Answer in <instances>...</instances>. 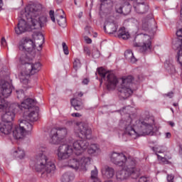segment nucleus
<instances>
[{
    "label": "nucleus",
    "mask_w": 182,
    "mask_h": 182,
    "mask_svg": "<svg viewBox=\"0 0 182 182\" xmlns=\"http://www.w3.org/2000/svg\"><path fill=\"white\" fill-rule=\"evenodd\" d=\"M101 173L104 178H113L114 176V168L109 166H104L101 168Z\"/></svg>",
    "instance_id": "412c9836"
},
{
    "label": "nucleus",
    "mask_w": 182,
    "mask_h": 182,
    "mask_svg": "<svg viewBox=\"0 0 182 182\" xmlns=\"http://www.w3.org/2000/svg\"><path fill=\"white\" fill-rule=\"evenodd\" d=\"M84 52L85 53H86V55H88V56H90V50L89 49V48L87 47L84 48Z\"/></svg>",
    "instance_id": "09e8293b"
},
{
    "label": "nucleus",
    "mask_w": 182,
    "mask_h": 182,
    "mask_svg": "<svg viewBox=\"0 0 182 182\" xmlns=\"http://www.w3.org/2000/svg\"><path fill=\"white\" fill-rule=\"evenodd\" d=\"M166 136L167 139H170V137H171V134L170 132H168L166 134Z\"/></svg>",
    "instance_id": "680f3d73"
},
{
    "label": "nucleus",
    "mask_w": 182,
    "mask_h": 182,
    "mask_svg": "<svg viewBox=\"0 0 182 182\" xmlns=\"http://www.w3.org/2000/svg\"><path fill=\"white\" fill-rule=\"evenodd\" d=\"M135 41H138L134 43L135 48H139L140 52L144 53V52H150L151 49V38L150 36L146 34L139 35L135 38Z\"/></svg>",
    "instance_id": "f8f14e48"
},
{
    "label": "nucleus",
    "mask_w": 182,
    "mask_h": 182,
    "mask_svg": "<svg viewBox=\"0 0 182 182\" xmlns=\"http://www.w3.org/2000/svg\"><path fill=\"white\" fill-rule=\"evenodd\" d=\"M100 53H99V51L98 50H97L96 51V53H92V56H93V58H99V56H100Z\"/></svg>",
    "instance_id": "864d4df0"
},
{
    "label": "nucleus",
    "mask_w": 182,
    "mask_h": 182,
    "mask_svg": "<svg viewBox=\"0 0 182 182\" xmlns=\"http://www.w3.org/2000/svg\"><path fill=\"white\" fill-rule=\"evenodd\" d=\"M56 2H58V4H60V2H62V0H55Z\"/></svg>",
    "instance_id": "338daca9"
},
{
    "label": "nucleus",
    "mask_w": 182,
    "mask_h": 182,
    "mask_svg": "<svg viewBox=\"0 0 182 182\" xmlns=\"http://www.w3.org/2000/svg\"><path fill=\"white\" fill-rule=\"evenodd\" d=\"M68 134L66 128H53L50 132L49 143L50 144H58L61 140H63Z\"/></svg>",
    "instance_id": "4468645a"
},
{
    "label": "nucleus",
    "mask_w": 182,
    "mask_h": 182,
    "mask_svg": "<svg viewBox=\"0 0 182 182\" xmlns=\"http://www.w3.org/2000/svg\"><path fill=\"white\" fill-rule=\"evenodd\" d=\"M158 159L159 160H161V161H162V163H165L167 164L168 162V161H167V159L164 157H162L161 156L157 154Z\"/></svg>",
    "instance_id": "49530a36"
},
{
    "label": "nucleus",
    "mask_w": 182,
    "mask_h": 182,
    "mask_svg": "<svg viewBox=\"0 0 182 182\" xmlns=\"http://www.w3.org/2000/svg\"><path fill=\"white\" fill-rule=\"evenodd\" d=\"M75 131L78 134H81L85 139L90 140L92 139V129L87 127V125L83 122H80L76 124Z\"/></svg>",
    "instance_id": "dca6fc26"
},
{
    "label": "nucleus",
    "mask_w": 182,
    "mask_h": 182,
    "mask_svg": "<svg viewBox=\"0 0 182 182\" xmlns=\"http://www.w3.org/2000/svg\"><path fill=\"white\" fill-rule=\"evenodd\" d=\"M82 15H83V12H80V13L79 14L78 17H79V18H82Z\"/></svg>",
    "instance_id": "69168bd1"
},
{
    "label": "nucleus",
    "mask_w": 182,
    "mask_h": 182,
    "mask_svg": "<svg viewBox=\"0 0 182 182\" xmlns=\"http://www.w3.org/2000/svg\"><path fill=\"white\" fill-rule=\"evenodd\" d=\"M178 62L181 66H182V50L178 52V57H177Z\"/></svg>",
    "instance_id": "a19ab883"
},
{
    "label": "nucleus",
    "mask_w": 182,
    "mask_h": 182,
    "mask_svg": "<svg viewBox=\"0 0 182 182\" xmlns=\"http://www.w3.org/2000/svg\"><path fill=\"white\" fill-rule=\"evenodd\" d=\"M169 124H170V126H171V127H174V126H175V124L173 122H169Z\"/></svg>",
    "instance_id": "0e129e2a"
},
{
    "label": "nucleus",
    "mask_w": 182,
    "mask_h": 182,
    "mask_svg": "<svg viewBox=\"0 0 182 182\" xmlns=\"http://www.w3.org/2000/svg\"><path fill=\"white\" fill-rule=\"evenodd\" d=\"M62 14H65V11H63L62 9L57 10V11L55 12L56 18H58V15H62Z\"/></svg>",
    "instance_id": "3c124183"
},
{
    "label": "nucleus",
    "mask_w": 182,
    "mask_h": 182,
    "mask_svg": "<svg viewBox=\"0 0 182 182\" xmlns=\"http://www.w3.org/2000/svg\"><path fill=\"white\" fill-rule=\"evenodd\" d=\"M57 22L59 26H62L63 28H64V26H66V18L63 15L58 16V18H57Z\"/></svg>",
    "instance_id": "7c9ffc66"
},
{
    "label": "nucleus",
    "mask_w": 182,
    "mask_h": 182,
    "mask_svg": "<svg viewBox=\"0 0 182 182\" xmlns=\"http://www.w3.org/2000/svg\"><path fill=\"white\" fill-rule=\"evenodd\" d=\"M70 103L72 106H73L75 110H82L83 109V103L76 98L72 99Z\"/></svg>",
    "instance_id": "a878e982"
},
{
    "label": "nucleus",
    "mask_w": 182,
    "mask_h": 182,
    "mask_svg": "<svg viewBox=\"0 0 182 182\" xmlns=\"http://www.w3.org/2000/svg\"><path fill=\"white\" fill-rule=\"evenodd\" d=\"M173 93L171 92L165 94L164 96H167L168 97H170V99H171V97H173Z\"/></svg>",
    "instance_id": "6e6d98bb"
},
{
    "label": "nucleus",
    "mask_w": 182,
    "mask_h": 182,
    "mask_svg": "<svg viewBox=\"0 0 182 182\" xmlns=\"http://www.w3.org/2000/svg\"><path fill=\"white\" fill-rule=\"evenodd\" d=\"M14 155L17 157V159H19L20 160H22L25 159V150L23 149L18 147L14 152Z\"/></svg>",
    "instance_id": "c756f323"
},
{
    "label": "nucleus",
    "mask_w": 182,
    "mask_h": 182,
    "mask_svg": "<svg viewBox=\"0 0 182 182\" xmlns=\"http://www.w3.org/2000/svg\"><path fill=\"white\" fill-rule=\"evenodd\" d=\"M92 182H102L99 178H95V179H92Z\"/></svg>",
    "instance_id": "052dcab7"
},
{
    "label": "nucleus",
    "mask_w": 182,
    "mask_h": 182,
    "mask_svg": "<svg viewBox=\"0 0 182 182\" xmlns=\"http://www.w3.org/2000/svg\"><path fill=\"white\" fill-rule=\"evenodd\" d=\"M62 46L65 55H69V48H68V45H66V43L63 42Z\"/></svg>",
    "instance_id": "4c0bfd02"
},
{
    "label": "nucleus",
    "mask_w": 182,
    "mask_h": 182,
    "mask_svg": "<svg viewBox=\"0 0 182 182\" xmlns=\"http://www.w3.org/2000/svg\"><path fill=\"white\" fill-rule=\"evenodd\" d=\"M109 5V6H112L113 5V1L112 0H102V4L101 6H103V5Z\"/></svg>",
    "instance_id": "ea45409f"
},
{
    "label": "nucleus",
    "mask_w": 182,
    "mask_h": 182,
    "mask_svg": "<svg viewBox=\"0 0 182 182\" xmlns=\"http://www.w3.org/2000/svg\"><path fill=\"white\" fill-rule=\"evenodd\" d=\"M167 182H174V175L168 174L166 176Z\"/></svg>",
    "instance_id": "37998d69"
},
{
    "label": "nucleus",
    "mask_w": 182,
    "mask_h": 182,
    "mask_svg": "<svg viewBox=\"0 0 182 182\" xmlns=\"http://www.w3.org/2000/svg\"><path fill=\"white\" fill-rule=\"evenodd\" d=\"M42 8V4H40L30 5L26 8V18L31 19L33 26H36V29L43 28L48 22V16L43 14Z\"/></svg>",
    "instance_id": "39448f33"
},
{
    "label": "nucleus",
    "mask_w": 182,
    "mask_h": 182,
    "mask_svg": "<svg viewBox=\"0 0 182 182\" xmlns=\"http://www.w3.org/2000/svg\"><path fill=\"white\" fill-rule=\"evenodd\" d=\"M117 28H119V24H117V21H114V17H109L106 20L104 31L107 33L117 32Z\"/></svg>",
    "instance_id": "f3484780"
},
{
    "label": "nucleus",
    "mask_w": 182,
    "mask_h": 182,
    "mask_svg": "<svg viewBox=\"0 0 182 182\" xmlns=\"http://www.w3.org/2000/svg\"><path fill=\"white\" fill-rule=\"evenodd\" d=\"M84 39L86 42V43H92V39L87 36H85Z\"/></svg>",
    "instance_id": "8fccbe9b"
},
{
    "label": "nucleus",
    "mask_w": 182,
    "mask_h": 182,
    "mask_svg": "<svg viewBox=\"0 0 182 182\" xmlns=\"http://www.w3.org/2000/svg\"><path fill=\"white\" fill-rule=\"evenodd\" d=\"M150 22H154V19H153L151 15H150V18H148L147 20H146V19L143 20V22H142L143 28H144V26H146V23H147V25L149 26V23H150Z\"/></svg>",
    "instance_id": "f704fd0d"
},
{
    "label": "nucleus",
    "mask_w": 182,
    "mask_h": 182,
    "mask_svg": "<svg viewBox=\"0 0 182 182\" xmlns=\"http://www.w3.org/2000/svg\"><path fill=\"white\" fill-rule=\"evenodd\" d=\"M75 96H78L79 97H82V96H83V94L82 92H76L75 94Z\"/></svg>",
    "instance_id": "13d9d810"
},
{
    "label": "nucleus",
    "mask_w": 182,
    "mask_h": 182,
    "mask_svg": "<svg viewBox=\"0 0 182 182\" xmlns=\"http://www.w3.org/2000/svg\"><path fill=\"white\" fill-rule=\"evenodd\" d=\"M98 74L101 77V80L106 82L105 85L108 90H114L116 89L117 83H119V79L113 73H110L101 67L98 68Z\"/></svg>",
    "instance_id": "1a4fd4ad"
},
{
    "label": "nucleus",
    "mask_w": 182,
    "mask_h": 182,
    "mask_svg": "<svg viewBox=\"0 0 182 182\" xmlns=\"http://www.w3.org/2000/svg\"><path fill=\"white\" fill-rule=\"evenodd\" d=\"M12 133V122H0V136H8Z\"/></svg>",
    "instance_id": "6ab92c4d"
},
{
    "label": "nucleus",
    "mask_w": 182,
    "mask_h": 182,
    "mask_svg": "<svg viewBox=\"0 0 182 182\" xmlns=\"http://www.w3.org/2000/svg\"><path fill=\"white\" fill-rule=\"evenodd\" d=\"M36 101L32 98L25 99L21 104L17 106L18 109L25 110L26 113L29 112L27 116V119L30 122H36L39 118V107L35 106Z\"/></svg>",
    "instance_id": "0eeeda50"
},
{
    "label": "nucleus",
    "mask_w": 182,
    "mask_h": 182,
    "mask_svg": "<svg viewBox=\"0 0 182 182\" xmlns=\"http://www.w3.org/2000/svg\"><path fill=\"white\" fill-rule=\"evenodd\" d=\"M127 161L126 166H122V169L118 171L116 173V178L117 181H123L127 180L129 177L134 179L139 178L140 177V168L136 167V162Z\"/></svg>",
    "instance_id": "423d86ee"
},
{
    "label": "nucleus",
    "mask_w": 182,
    "mask_h": 182,
    "mask_svg": "<svg viewBox=\"0 0 182 182\" xmlns=\"http://www.w3.org/2000/svg\"><path fill=\"white\" fill-rule=\"evenodd\" d=\"M34 56L33 55H31V53H19L17 55V59L21 65H28L30 62H32V60L33 59Z\"/></svg>",
    "instance_id": "a211bd4d"
},
{
    "label": "nucleus",
    "mask_w": 182,
    "mask_h": 182,
    "mask_svg": "<svg viewBox=\"0 0 182 182\" xmlns=\"http://www.w3.org/2000/svg\"><path fill=\"white\" fill-rule=\"evenodd\" d=\"M116 12L117 14H123V6L122 4H117L115 7Z\"/></svg>",
    "instance_id": "58836bf2"
},
{
    "label": "nucleus",
    "mask_w": 182,
    "mask_h": 182,
    "mask_svg": "<svg viewBox=\"0 0 182 182\" xmlns=\"http://www.w3.org/2000/svg\"><path fill=\"white\" fill-rule=\"evenodd\" d=\"M28 31V22L25 19H20L17 24V26L15 27V32L16 35H21Z\"/></svg>",
    "instance_id": "aec40b11"
},
{
    "label": "nucleus",
    "mask_w": 182,
    "mask_h": 182,
    "mask_svg": "<svg viewBox=\"0 0 182 182\" xmlns=\"http://www.w3.org/2000/svg\"><path fill=\"white\" fill-rule=\"evenodd\" d=\"M124 56L127 60H129V62H131V63H136V62H137V59L134 58L133 51H132L131 50H127V51H125Z\"/></svg>",
    "instance_id": "cd10ccee"
},
{
    "label": "nucleus",
    "mask_w": 182,
    "mask_h": 182,
    "mask_svg": "<svg viewBox=\"0 0 182 182\" xmlns=\"http://www.w3.org/2000/svg\"><path fill=\"white\" fill-rule=\"evenodd\" d=\"M123 15H129L130 12L132 11V6H130V4L129 2L125 3L123 6Z\"/></svg>",
    "instance_id": "2f4dec72"
},
{
    "label": "nucleus",
    "mask_w": 182,
    "mask_h": 182,
    "mask_svg": "<svg viewBox=\"0 0 182 182\" xmlns=\"http://www.w3.org/2000/svg\"><path fill=\"white\" fill-rule=\"evenodd\" d=\"M90 29H91V28H90V26H87L85 28V32H87V33H90Z\"/></svg>",
    "instance_id": "5fc2aeb1"
},
{
    "label": "nucleus",
    "mask_w": 182,
    "mask_h": 182,
    "mask_svg": "<svg viewBox=\"0 0 182 182\" xmlns=\"http://www.w3.org/2000/svg\"><path fill=\"white\" fill-rule=\"evenodd\" d=\"M134 8L136 14H146L149 11V6L146 5L144 3H136L134 4Z\"/></svg>",
    "instance_id": "4be33fe9"
},
{
    "label": "nucleus",
    "mask_w": 182,
    "mask_h": 182,
    "mask_svg": "<svg viewBox=\"0 0 182 182\" xmlns=\"http://www.w3.org/2000/svg\"><path fill=\"white\" fill-rule=\"evenodd\" d=\"M73 66L74 69L77 70L78 68H80L81 64H80V60L79 59H75L73 62Z\"/></svg>",
    "instance_id": "e433bc0d"
},
{
    "label": "nucleus",
    "mask_w": 182,
    "mask_h": 182,
    "mask_svg": "<svg viewBox=\"0 0 182 182\" xmlns=\"http://www.w3.org/2000/svg\"><path fill=\"white\" fill-rule=\"evenodd\" d=\"M173 105L175 107H177L178 104H177V103H173Z\"/></svg>",
    "instance_id": "774afa93"
},
{
    "label": "nucleus",
    "mask_w": 182,
    "mask_h": 182,
    "mask_svg": "<svg viewBox=\"0 0 182 182\" xmlns=\"http://www.w3.org/2000/svg\"><path fill=\"white\" fill-rule=\"evenodd\" d=\"M71 116H73V117H82V114H80V113H73L71 114Z\"/></svg>",
    "instance_id": "603ef678"
},
{
    "label": "nucleus",
    "mask_w": 182,
    "mask_h": 182,
    "mask_svg": "<svg viewBox=\"0 0 182 182\" xmlns=\"http://www.w3.org/2000/svg\"><path fill=\"white\" fill-rule=\"evenodd\" d=\"M49 150L45 146H40L38 148V154L34 161L33 168L38 173H41L42 178L49 177L55 170L56 166L55 164L48 157Z\"/></svg>",
    "instance_id": "20e7f679"
},
{
    "label": "nucleus",
    "mask_w": 182,
    "mask_h": 182,
    "mask_svg": "<svg viewBox=\"0 0 182 182\" xmlns=\"http://www.w3.org/2000/svg\"><path fill=\"white\" fill-rule=\"evenodd\" d=\"M75 179V175L72 172H67L64 173L61 178L62 182H70Z\"/></svg>",
    "instance_id": "c85d7f7f"
},
{
    "label": "nucleus",
    "mask_w": 182,
    "mask_h": 182,
    "mask_svg": "<svg viewBox=\"0 0 182 182\" xmlns=\"http://www.w3.org/2000/svg\"><path fill=\"white\" fill-rule=\"evenodd\" d=\"M82 83H83V85H87L88 83H89V80H87V79H84L83 80H82Z\"/></svg>",
    "instance_id": "bf43d9fd"
},
{
    "label": "nucleus",
    "mask_w": 182,
    "mask_h": 182,
    "mask_svg": "<svg viewBox=\"0 0 182 182\" xmlns=\"http://www.w3.org/2000/svg\"><path fill=\"white\" fill-rule=\"evenodd\" d=\"M174 47L176 49H179L178 52L182 50V40L177 38L176 43H174Z\"/></svg>",
    "instance_id": "473e14b6"
},
{
    "label": "nucleus",
    "mask_w": 182,
    "mask_h": 182,
    "mask_svg": "<svg viewBox=\"0 0 182 182\" xmlns=\"http://www.w3.org/2000/svg\"><path fill=\"white\" fill-rule=\"evenodd\" d=\"M1 46H3V48H5V46H6V40L5 39V38H2L1 40Z\"/></svg>",
    "instance_id": "de8ad7c7"
},
{
    "label": "nucleus",
    "mask_w": 182,
    "mask_h": 182,
    "mask_svg": "<svg viewBox=\"0 0 182 182\" xmlns=\"http://www.w3.org/2000/svg\"><path fill=\"white\" fill-rule=\"evenodd\" d=\"M89 154H92L93 156H99L102 153L100 146L97 144H92L88 147Z\"/></svg>",
    "instance_id": "b1692460"
},
{
    "label": "nucleus",
    "mask_w": 182,
    "mask_h": 182,
    "mask_svg": "<svg viewBox=\"0 0 182 182\" xmlns=\"http://www.w3.org/2000/svg\"><path fill=\"white\" fill-rule=\"evenodd\" d=\"M97 174H98L97 168H96V166H95V169L91 171L92 180H95V178H97Z\"/></svg>",
    "instance_id": "c9c22d12"
},
{
    "label": "nucleus",
    "mask_w": 182,
    "mask_h": 182,
    "mask_svg": "<svg viewBox=\"0 0 182 182\" xmlns=\"http://www.w3.org/2000/svg\"><path fill=\"white\" fill-rule=\"evenodd\" d=\"M32 124L26 120H20L19 126H16L13 129V136L16 140H21L25 138L27 133L32 131Z\"/></svg>",
    "instance_id": "9b49d317"
},
{
    "label": "nucleus",
    "mask_w": 182,
    "mask_h": 182,
    "mask_svg": "<svg viewBox=\"0 0 182 182\" xmlns=\"http://www.w3.org/2000/svg\"><path fill=\"white\" fill-rule=\"evenodd\" d=\"M89 147V142L85 139L77 140L73 145L63 144L58 149L57 156L59 160L68 161V166L75 170H85L87 164H90V157H80L82 154Z\"/></svg>",
    "instance_id": "f257e3e1"
},
{
    "label": "nucleus",
    "mask_w": 182,
    "mask_h": 182,
    "mask_svg": "<svg viewBox=\"0 0 182 182\" xmlns=\"http://www.w3.org/2000/svg\"><path fill=\"white\" fill-rule=\"evenodd\" d=\"M70 103L72 106H73L75 110H82L83 109V103L76 98L72 99Z\"/></svg>",
    "instance_id": "bb28decb"
},
{
    "label": "nucleus",
    "mask_w": 182,
    "mask_h": 182,
    "mask_svg": "<svg viewBox=\"0 0 182 182\" xmlns=\"http://www.w3.org/2000/svg\"><path fill=\"white\" fill-rule=\"evenodd\" d=\"M176 36H178V39L182 41V28H180L176 31Z\"/></svg>",
    "instance_id": "a18cd8bd"
},
{
    "label": "nucleus",
    "mask_w": 182,
    "mask_h": 182,
    "mask_svg": "<svg viewBox=\"0 0 182 182\" xmlns=\"http://www.w3.org/2000/svg\"><path fill=\"white\" fill-rule=\"evenodd\" d=\"M150 181V176H141L139 179V182H147Z\"/></svg>",
    "instance_id": "79ce46f5"
},
{
    "label": "nucleus",
    "mask_w": 182,
    "mask_h": 182,
    "mask_svg": "<svg viewBox=\"0 0 182 182\" xmlns=\"http://www.w3.org/2000/svg\"><path fill=\"white\" fill-rule=\"evenodd\" d=\"M154 151H155L156 153H163V151L159 150V149H157L156 147H154L153 148Z\"/></svg>",
    "instance_id": "4d7b16f0"
},
{
    "label": "nucleus",
    "mask_w": 182,
    "mask_h": 182,
    "mask_svg": "<svg viewBox=\"0 0 182 182\" xmlns=\"http://www.w3.org/2000/svg\"><path fill=\"white\" fill-rule=\"evenodd\" d=\"M133 80L134 78L132 75L123 77L122 78V83L118 87L120 99L126 100L133 95V90L130 88V86L132 85Z\"/></svg>",
    "instance_id": "9d476101"
},
{
    "label": "nucleus",
    "mask_w": 182,
    "mask_h": 182,
    "mask_svg": "<svg viewBox=\"0 0 182 182\" xmlns=\"http://www.w3.org/2000/svg\"><path fill=\"white\" fill-rule=\"evenodd\" d=\"M14 87L11 82L2 80L0 82V112H4L5 114L2 116V119L5 123H11L15 119V112L18 110L16 104H11L5 102L3 97H9Z\"/></svg>",
    "instance_id": "7ed1b4c3"
},
{
    "label": "nucleus",
    "mask_w": 182,
    "mask_h": 182,
    "mask_svg": "<svg viewBox=\"0 0 182 182\" xmlns=\"http://www.w3.org/2000/svg\"><path fill=\"white\" fill-rule=\"evenodd\" d=\"M35 43L32 39L28 38H22L18 43V49L21 50V52H27V53H33L32 55H35Z\"/></svg>",
    "instance_id": "2eb2a0df"
},
{
    "label": "nucleus",
    "mask_w": 182,
    "mask_h": 182,
    "mask_svg": "<svg viewBox=\"0 0 182 182\" xmlns=\"http://www.w3.org/2000/svg\"><path fill=\"white\" fill-rule=\"evenodd\" d=\"M16 93L17 95V98L18 99H25V93L23 92V90H16Z\"/></svg>",
    "instance_id": "72a5a7b5"
},
{
    "label": "nucleus",
    "mask_w": 182,
    "mask_h": 182,
    "mask_svg": "<svg viewBox=\"0 0 182 182\" xmlns=\"http://www.w3.org/2000/svg\"><path fill=\"white\" fill-rule=\"evenodd\" d=\"M110 160L115 166L123 167L126 166V163L129 162V164L132 163H136V159L132 156H126L124 153L112 152L110 155Z\"/></svg>",
    "instance_id": "ddd939ff"
},
{
    "label": "nucleus",
    "mask_w": 182,
    "mask_h": 182,
    "mask_svg": "<svg viewBox=\"0 0 182 182\" xmlns=\"http://www.w3.org/2000/svg\"><path fill=\"white\" fill-rule=\"evenodd\" d=\"M50 18L53 22H55V11L53 10H50L49 12Z\"/></svg>",
    "instance_id": "c03bdc74"
},
{
    "label": "nucleus",
    "mask_w": 182,
    "mask_h": 182,
    "mask_svg": "<svg viewBox=\"0 0 182 182\" xmlns=\"http://www.w3.org/2000/svg\"><path fill=\"white\" fill-rule=\"evenodd\" d=\"M44 42H45V37L43 36V34L41 33L37 34L34 44L36 48L37 46V50L38 52H41V50H42V45H43Z\"/></svg>",
    "instance_id": "5701e85b"
},
{
    "label": "nucleus",
    "mask_w": 182,
    "mask_h": 182,
    "mask_svg": "<svg viewBox=\"0 0 182 182\" xmlns=\"http://www.w3.org/2000/svg\"><path fill=\"white\" fill-rule=\"evenodd\" d=\"M127 119L120 121L121 126H125V134L130 136L132 139H136L141 136L150 134L153 132L154 119H132L129 114H127Z\"/></svg>",
    "instance_id": "f03ea898"
},
{
    "label": "nucleus",
    "mask_w": 182,
    "mask_h": 182,
    "mask_svg": "<svg viewBox=\"0 0 182 182\" xmlns=\"http://www.w3.org/2000/svg\"><path fill=\"white\" fill-rule=\"evenodd\" d=\"M2 6H4V2L2 1V0H0V9H2Z\"/></svg>",
    "instance_id": "e2e57ef3"
},
{
    "label": "nucleus",
    "mask_w": 182,
    "mask_h": 182,
    "mask_svg": "<svg viewBox=\"0 0 182 182\" xmlns=\"http://www.w3.org/2000/svg\"><path fill=\"white\" fill-rule=\"evenodd\" d=\"M118 38L120 39L127 40L129 38H130V34L129 33V31H126V28L122 27L119 29L117 31Z\"/></svg>",
    "instance_id": "393cba45"
},
{
    "label": "nucleus",
    "mask_w": 182,
    "mask_h": 182,
    "mask_svg": "<svg viewBox=\"0 0 182 182\" xmlns=\"http://www.w3.org/2000/svg\"><path fill=\"white\" fill-rule=\"evenodd\" d=\"M42 69V64L39 62L31 63L26 65V70L24 72L21 73L20 75V82L23 85V87H26V85L29 83V77L31 75H36L41 72Z\"/></svg>",
    "instance_id": "6e6552de"
}]
</instances>
